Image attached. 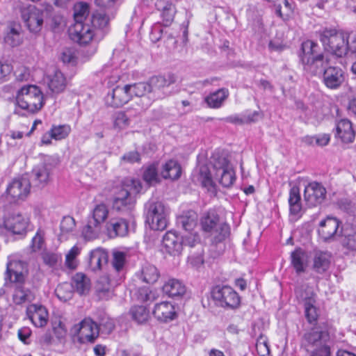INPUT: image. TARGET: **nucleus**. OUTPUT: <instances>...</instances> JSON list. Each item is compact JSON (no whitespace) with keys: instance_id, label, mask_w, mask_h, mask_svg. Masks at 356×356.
Segmentation results:
<instances>
[{"instance_id":"obj_1","label":"nucleus","mask_w":356,"mask_h":356,"mask_svg":"<svg viewBox=\"0 0 356 356\" xmlns=\"http://www.w3.org/2000/svg\"><path fill=\"white\" fill-rule=\"evenodd\" d=\"M175 82V77L171 75L168 78L162 76H154L147 81L128 84L129 86V92L131 98L133 96L138 97L137 104L143 110H147L154 102L168 96L166 88Z\"/></svg>"},{"instance_id":"obj_2","label":"nucleus","mask_w":356,"mask_h":356,"mask_svg":"<svg viewBox=\"0 0 356 356\" xmlns=\"http://www.w3.org/2000/svg\"><path fill=\"white\" fill-rule=\"evenodd\" d=\"M330 332L326 324H318L306 331L302 338V346L310 356H330Z\"/></svg>"},{"instance_id":"obj_3","label":"nucleus","mask_w":356,"mask_h":356,"mask_svg":"<svg viewBox=\"0 0 356 356\" xmlns=\"http://www.w3.org/2000/svg\"><path fill=\"white\" fill-rule=\"evenodd\" d=\"M142 184L139 179L125 178L113 197V209L122 214H129L135 204V195L140 193Z\"/></svg>"},{"instance_id":"obj_4","label":"nucleus","mask_w":356,"mask_h":356,"mask_svg":"<svg viewBox=\"0 0 356 356\" xmlns=\"http://www.w3.org/2000/svg\"><path fill=\"white\" fill-rule=\"evenodd\" d=\"M350 34L335 29H325L320 33V41L325 51L341 58L349 51Z\"/></svg>"},{"instance_id":"obj_5","label":"nucleus","mask_w":356,"mask_h":356,"mask_svg":"<svg viewBox=\"0 0 356 356\" xmlns=\"http://www.w3.org/2000/svg\"><path fill=\"white\" fill-rule=\"evenodd\" d=\"M16 102L19 107L33 113L39 111L44 105L42 92L34 85L22 87L17 91Z\"/></svg>"},{"instance_id":"obj_6","label":"nucleus","mask_w":356,"mask_h":356,"mask_svg":"<svg viewBox=\"0 0 356 356\" xmlns=\"http://www.w3.org/2000/svg\"><path fill=\"white\" fill-rule=\"evenodd\" d=\"M213 175L225 188L231 187L235 181V172L229 161L223 156L214 154L211 158Z\"/></svg>"},{"instance_id":"obj_7","label":"nucleus","mask_w":356,"mask_h":356,"mask_svg":"<svg viewBox=\"0 0 356 356\" xmlns=\"http://www.w3.org/2000/svg\"><path fill=\"white\" fill-rule=\"evenodd\" d=\"M145 209L146 222L152 229L163 230L167 227L168 211L161 202L149 200Z\"/></svg>"},{"instance_id":"obj_8","label":"nucleus","mask_w":356,"mask_h":356,"mask_svg":"<svg viewBox=\"0 0 356 356\" xmlns=\"http://www.w3.org/2000/svg\"><path fill=\"white\" fill-rule=\"evenodd\" d=\"M318 45L312 40L302 42L301 50L302 55L301 60L304 65V69L314 75L318 73V67L322 66L323 55L318 54Z\"/></svg>"},{"instance_id":"obj_9","label":"nucleus","mask_w":356,"mask_h":356,"mask_svg":"<svg viewBox=\"0 0 356 356\" xmlns=\"http://www.w3.org/2000/svg\"><path fill=\"white\" fill-rule=\"evenodd\" d=\"M201 225L204 232H210L214 236L216 242H220L229 234L228 224L219 221V216L213 211H209L201 219Z\"/></svg>"},{"instance_id":"obj_10","label":"nucleus","mask_w":356,"mask_h":356,"mask_svg":"<svg viewBox=\"0 0 356 356\" xmlns=\"http://www.w3.org/2000/svg\"><path fill=\"white\" fill-rule=\"evenodd\" d=\"M20 17L26 28L31 33H37L42 28L44 11L33 5L21 4L17 7Z\"/></svg>"},{"instance_id":"obj_11","label":"nucleus","mask_w":356,"mask_h":356,"mask_svg":"<svg viewBox=\"0 0 356 356\" xmlns=\"http://www.w3.org/2000/svg\"><path fill=\"white\" fill-rule=\"evenodd\" d=\"M58 163V159L47 156L42 163L35 167L32 171V181L34 186L44 188L49 181L50 174Z\"/></svg>"},{"instance_id":"obj_12","label":"nucleus","mask_w":356,"mask_h":356,"mask_svg":"<svg viewBox=\"0 0 356 356\" xmlns=\"http://www.w3.org/2000/svg\"><path fill=\"white\" fill-rule=\"evenodd\" d=\"M213 299L222 307L235 309L240 305V297L230 286H216L211 292Z\"/></svg>"},{"instance_id":"obj_13","label":"nucleus","mask_w":356,"mask_h":356,"mask_svg":"<svg viewBox=\"0 0 356 356\" xmlns=\"http://www.w3.org/2000/svg\"><path fill=\"white\" fill-rule=\"evenodd\" d=\"M74 334H78L81 343H94L99 337V329L97 323L90 318H86L73 327Z\"/></svg>"},{"instance_id":"obj_14","label":"nucleus","mask_w":356,"mask_h":356,"mask_svg":"<svg viewBox=\"0 0 356 356\" xmlns=\"http://www.w3.org/2000/svg\"><path fill=\"white\" fill-rule=\"evenodd\" d=\"M29 223L30 218L26 213L13 211L5 218L3 226L13 234L23 236L26 234Z\"/></svg>"},{"instance_id":"obj_15","label":"nucleus","mask_w":356,"mask_h":356,"mask_svg":"<svg viewBox=\"0 0 356 356\" xmlns=\"http://www.w3.org/2000/svg\"><path fill=\"white\" fill-rule=\"evenodd\" d=\"M326 195V188L321 183L312 181L305 187L304 200L309 207H314L325 201Z\"/></svg>"},{"instance_id":"obj_16","label":"nucleus","mask_w":356,"mask_h":356,"mask_svg":"<svg viewBox=\"0 0 356 356\" xmlns=\"http://www.w3.org/2000/svg\"><path fill=\"white\" fill-rule=\"evenodd\" d=\"M31 183L26 177L15 179L8 184L6 188L8 197L12 202L24 200L30 193Z\"/></svg>"},{"instance_id":"obj_17","label":"nucleus","mask_w":356,"mask_h":356,"mask_svg":"<svg viewBox=\"0 0 356 356\" xmlns=\"http://www.w3.org/2000/svg\"><path fill=\"white\" fill-rule=\"evenodd\" d=\"M341 224V221L337 218L327 216L320 222L318 233L324 241H328L335 236L342 235L344 227L339 229Z\"/></svg>"},{"instance_id":"obj_18","label":"nucleus","mask_w":356,"mask_h":356,"mask_svg":"<svg viewBox=\"0 0 356 356\" xmlns=\"http://www.w3.org/2000/svg\"><path fill=\"white\" fill-rule=\"evenodd\" d=\"M27 272V266L25 262L19 260H9L6 264L5 280L10 283L24 282Z\"/></svg>"},{"instance_id":"obj_19","label":"nucleus","mask_w":356,"mask_h":356,"mask_svg":"<svg viewBox=\"0 0 356 356\" xmlns=\"http://www.w3.org/2000/svg\"><path fill=\"white\" fill-rule=\"evenodd\" d=\"M129 88V85L117 86L104 97L105 104L113 108H119L127 104L131 99Z\"/></svg>"},{"instance_id":"obj_20","label":"nucleus","mask_w":356,"mask_h":356,"mask_svg":"<svg viewBox=\"0 0 356 356\" xmlns=\"http://www.w3.org/2000/svg\"><path fill=\"white\" fill-rule=\"evenodd\" d=\"M69 32L72 40L81 44H88L94 37L90 25L86 22H74Z\"/></svg>"},{"instance_id":"obj_21","label":"nucleus","mask_w":356,"mask_h":356,"mask_svg":"<svg viewBox=\"0 0 356 356\" xmlns=\"http://www.w3.org/2000/svg\"><path fill=\"white\" fill-rule=\"evenodd\" d=\"M345 81V73L339 67L329 66L323 73V82L330 89L339 88Z\"/></svg>"},{"instance_id":"obj_22","label":"nucleus","mask_w":356,"mask_h":356,"mask_svg":"<svg viewBox=\"0 0 356 356\" xmlns=\"http://www.w3.org/2000/svg\"><path fill=\"white\" fill-rule=\"evenodd\" d=\"M13 284L12 299L14 304L22 305L34 300V293L30 289L29 284L26 281Z\"/></svg>"},{"instance_id":"obj_23","label":"nucleus","mask_w":356,"mask_h":356,"mask_svg":"<svg viewBox=\"0 0 356 356\" xmlns=\"http://www.w3.org/2000/svg\"><path fill=\"white\" fill-rule=\"evenodd\" d=\"M44 81L49 92L53 95L63 92L68 83L66 76L60 70H56L52 74L47 75Z\"/></svg>"},{"instance_id":"obj_24","label":"nucleus","mask_w":356,"mask_h":356,"mask_svg":"<svg viewBox=\"0 0 356 356\" xmlns=\"http://www.w3.org/2000/svg\"><path fill=\"white\" fill-rule=\"evenodd\" d=\"M162 245L171 255H179L183 250L181 238L172 231L167 232L163 236Z\"/></svg>"},{"instance_id":"obj_25","label":"nucleus","mask_w":356,"mask_h":356,"mask_svg":"<svg viewBox=\"0 0 356 356\" xmlns=\"http://www.w3.org/2000/svg\"><path fill=\"white\" fill-rule=\"evenodd\" d=\"M26 314L32 323L38 327H44L48 321L47 309L40 305H30L26 308Z\"/></svg>"},{"instance_id":"obj_26","label":"nucleus","mask_w":356,"mask_h":356,"mask_svg":"<svg viewBox=\"0 0 356 356\" xmlns=\"http://www.w3.org/2000/svg\"><path fill=\"white\" fill-rule=\"evenodd\" d=\"M108 261V252L102 248H97L89 253L88 267L93 272L100 271L107 264Z\"/></svg>"},{"instance_id":"obj_27","label":"nucleus","mask_w":356,"mask_h":356,"mask_svg":"<svg viewBox=\"0 0 356 356\" xmlns=\"http://www.w3.org/2000/svg\"><path fill=\"white\" fill-rule=\"evenodd\" d=\"M128 230V222L124 218H112L106 224L107 234L111 238L124 236Z\"/></svg>"},{"instance_id":"obj_28","label":"nucleus","mask_w":356,"mask_h":356,"mask_svg":"<svg viewBox=\"0 0 356 356\" xmlns=\"http://www.w3.org/2000/svg\"><path fill=\"white\" fill-rule=\"evenodd\" d=\"M355 136L352 123L347 119H341L336 124L335 137L339 138L343 143H350L354 140Z\"/></svg>"},{"instance_id":"obj_29","label":"nucleus","mask_w":356,"mask_h":356,"mask_svg":"<svg viewBox=\"0 0 356 356\" xmlns=\"http://www.w3.org/2000/svg\"><path fill=\"white\" fill-rule=\"evenodd\" d=\"M153 315L159 321L166 323L175 318L176 312L170 302H162L155 305Z\"/></svg>"},{"instance_id":"obj_30","label":"nucleus","mask_w":356,"mask_h":356,"mask_svg":"<svg viewBox=\"0 0 356 356\" xmlns=\"http://www.w3.org/2000/svg\"><path fill=\"white\" fill-rule=\"evenodd\" d=\"M307 261V254L302 248H296L294 251L291 253V264L297 274L305 272Z\"/></svg>"},{"instance_id":"obj_31","label":"nucleus","mask_w":356,"mask_h":356,"mask_svg":"<svg viewBox=\"0 0 356 356\" xmlns=\"http://www.w3.org/2000/svg\"><path fill=\"white\" fill-rule=\"evenodd\" d=\"M114 17L108 12L97 10L92 14L90 22L94 29L106 33L109 29V22Z\"/></svg>"},{"instance_id":"obj_32","label":"nucleus","mask_w":356,"mask_h":356,"mask_svg":"<svg viewBox=\"0 0 356 356\" xmlns=\"http://www.w3.org/2000/svg\"><path fill=\"white\" fill-rule=\"evenodd\" d=\"M163 291L169 297H180L185 293L186 286L179 280L170 279L163 286Z\"/></svg>"},{"instance_id":"obj_33","label":"nucleus","mask_w":356,"mask_h":356,"mask_svg":"<svg viewBox=\"0 0 356 356\" xmlns=\"http://www.w3.org/2000/svg\"><path fill=\"white\" fill-rule=\"evenodd\" d=\"M72 289L80 295L87 294L90 289V279L82 273H76L72 279Z\"/></svg>"},{"instance_id":"obj_34","label":"nucleus","mask_w":356,"mask_h":356,"mask_svg":"<svg viewBox=\"0 0 356 356\" xmlns=\"http://www.w3.org/2000/svg\"><path fill=\"white\" fill-rule=\"evenodd\" d=\"M229 95L228 89L225 88H220L208 95L205 98V102L209 107L219 108L223 105L224 102L227 99Z\"/></svg>"},{"instance_id":"obj_35","label":"nucleus","mask_w":356,"mask_h":356,"mask_svg":"<svg viewBox=\"0 0 356 356\" xmlns=\"http://www.w3.org/2000/svg\"><path fill=\"white\" fill-rule=\"evenodd\" d=\"M20 29L19 25L17 26L15 23L10 24L4 36V42L12 47L19 45L22 42Z\"/></svg>"},{"instance_id":"obj_36","label":"nucleus","mask_w":356,"mask_h":356,"mask_svg":"<svg viewBox=\"0 0 356 356\" xmlns=\"http://www.w3.org/2000/svg\"><path fill=\"white\" fill-rule=\"evenodd\" d=\"M160 276V272L154 265L146 264L143 266L139 277L142 282L153 284L158 281Z\"/></svg>"},{"instance_id":"obj_37","label":"nucleus","mask_w":356,"mask_h":356,"mask_svg":"<svg viewBox=\"0 0 356 356\" xmlns=\"http://www.w3.org/2000/svg\"><path fill=\"white\" fill-rule=\"evenodd\" d=\"M330 264V255L324 252H318L315 254L313 261V270L322 274L328 270Z\"/></svg>"},{"instance_id":"obj_38","label":"nucleus","mask_w":356,"mask_h":356,"mask_svg":"<svg viewBox=\"0 0 356 356\" xmlns=\"http://www.w3.org/2000/svg\"><path fill=\"white\" fill-rule=\"evenodd\" d=\"M161 174L164 179L175 180L180 177L181 168L177 161L170 160L163 165Z\"/></svg>"},{"instance_id":"obj_39","label":"nucleus","mask_w":356,"mask_h":356,"mask_svg":"<svg viewBox=\"0 0 356 356\" xmlns=\"http://www.w3.org/2000/svg\"><path fill=\"white\" fill-rule=\"evenodd\" d=\"M289 204L291 215L298 216L300 213L302 204L300 191L298 187H293L290 189Z\"/></svg>"},{"instance_id":"obj_40","label":"nucleus","mask_w":356,"mask_h":356,"mask_svg":"<svg viewBox=\"0 0 356 356\" xmlns=\"http://www.w3.org/2000/svg\"><path fill=\"white\" fill-rule=\"evenodd\" d=\"M96 316L99 332L110 334L115 328L113 321L103 310H97Z\"/></svg>"},{"instance_id":"obj_41","label":"nucleus","mask_w":356,"mask_h":356,"mask_svg":"<svg viewBox=\"0 0 356 356\" xmlns=\"http://www.w3.org/2000/svg\"><path fill=\"white\" fill-rule=\"evenodd\" d=\"M197 225V216L193 212L190 215H183L178 218L177 225L186 232H194Z\"/></svg>"},{"instance_id":"obj_42","label":"nucleus","mask_w":356,"mask_h":356,"mask_svg":"<svg viewBox=\"0 0 356 356\" xmlns=\"http://www.w3.org/2000/svg\"><path fill=\"white\" fill-rule=\"evenodd\" d=\"M296 295L298 298L302 300L305 302H316V294L312 287L307 284H303L295 290Z\"/></svg>"},{"instance_id":"obj_43","label":"nucleus","mask_w":356,"mask_h":356,"mask_svg":"<svg viewBox=\"0 0 356 356\" xmlns=\"http://www.w3.org/2000/svg\"><path fill=\"white\" fill-rule=\"evenodd\" d=\"M132 318L138 323H145L149 317V312L145 306H134L130 310Z\"/></svg>"},{"instance_id":"obj_44","label":"nucleus","mask_w":356,"mask_h":356,"mask_svg":"<svg viewBox=\"0 0 356 356\" xmlns=\"http://www.w3.org/2000/svg\"><path fill=\"white\" fill-rule=\"evenodd\" d=\"M71 132V127L68 124L53 125L50 129L51 138L56 140L65 139Z\"/></svg>"},{"instance_id":"obj_45","label":"nucleus","mask_w":356,"mask_h":356,"mask_svg":"<svg viewBox=\"0 0 356 356\" xmlns=\"http://www.w3.org/2000/svg\"><path fill=\"white\" fill-rule=\"evenodd\" d=\"M81 248L77 245H74L67 253L65 256V266L71 270L76 268L79 264L77 257L81 253Z\"/></svg>"},{"instance_id":"obj_46","label":"nucleus","mask_w":356,"mask_h":356,"mask_svg":"<svg viewBox=\"0 0 356 356\" xmlns=\"http://www.w3.org/2000/svg\"><path fill=\"white\" fill-rule=\"evenodd\" d=\"M101 232V226L91 219L83 229V235L85 238L92 240L96 238Z\"/></svg>"},{"instance_id":"obj_47","label":"nucleus","mask_w":356,"mask_h":356,"mask_svg":"<svg viewBox=\"0 0 356 356\" xmlns=\"http://www.w3.org/2000/svg\"><path fill=\"white\" fill-rule=\"evenodd\" d=\"M342 236L345 237V245L349 249L356 250V229L347 225L343 229Z\"/></svg>"},{"instance_id":"obj_48","label":"nucleus","mask_w":356,"mask_h":356,"mask_svg":"<svg viewBox=\"0 0 356 356\" xmlns=\"http://www.w3.org/2000/svg\"><path fill=\"white\" fill-rule=\"evenodd\" d=\"M108 214V210L107 207L104 204H100L97 205L93 209L90 219L101 226L102 223L107 218Z\"/></svg>"},{"instance_id":"obj_49","label":"nucleus","mask_w":356,"mask_h":356,"mask_svg":"<svg viewBox=\"0 0 356 356\" xmlns=\"http://www.w3.org/2000/svg\"><path fill=\"white\" fill-rule=\"evenodd\" d=\"M55 293L58 299L66 302L72 298V286L67 282L60 284L56 287Z\"/></svg>"},{"instance_id":"obj_50","label":"nucleus","mask_w":356,"mask_h":356,"mask_svg":"<svg viewBox=\"0 0 356 356\" xmlns=\"http://www.w3.org/2000/svg\"><path fill=\"white\" fill-rule=\"evenodd\" d=\"M143 178L149 185L157 184L160 181L158 170L154 164L149 165L143 172Z\"/></svg>"},{"instance_id":"obj_51","label":"nucleus","mask_w":356,"mask_h":356,"mask_svg":"<svg viewBox=\"0 0 356 356\" xmlns=\"http://www.w3.org/2000/svg\"><path fill=\"white\" fill-rule=\"evenodd\" d=\"M74 22H85L89 14V7L86 3H79L74 6Z\"/></svg>"},{"instance_id":"obj_52","label":"nucleus","mask_w":356,"mask_h":356,"mask_svg":"<svg viewBox=\"0 0 356 356\" xmlns=\"http://www.w3.org/2000/svg\"><path fill=\"white\" fill-rule=\"evenodd\" d=\"M138 300L143 302H152L156 298L155 292L147 287L139 288L136 292Z\"/></svg>"},{"instance_id":"obj_53","label":"nucleus","mask_w":356,"mask_h":356,"mask_svg":"<svg viewBox=\"0 0 356 356\" xmlns=\"http://www.w3.org/2000/svg\"><path fill=\"white\" fill-rule=\"evenodd\" d=\"M305 314L307 321L309 323L315 322L318 316V310L316 307V302H305Z\"/></svg>"},{"instance_id":"obj_54","label":"nucleus","mask_w":356,"mask_h":356,"mask_svg":"<svg viewBox=\"0 0 356 356\" xmlns=\"http://www.w3.org/2000/svg\"><path fill=\"white\" fill-rule=\"evenodd\" d=\"M97 6L103 8V11L115 16L117 11L116 0H95Z\"/></svg>"},{"instance_id":"obj_55","label":"nucleus","mask_w":356,"mask_h":356,"mask_svg":"<svg viewBox=\"0 0 356 356\" xmlns=\"http://www.w3.org/2000/svg\"><path fill=\"white\" fill-rule=\"evenodd\" d=\"M198 181L203 187L209 188L213 186V180L209 169L205 167H201L198 175Z\"/></svg>"},{"instance_id":"obj_56","label":"nucleus","mask_w":356,"mask_h":356,"mask_svg":"<svg viewBox=\"0 0 356 356\" xmlns=\"http://www.w3.org/2000/svg\"><path fill=\"white\" fill-rule=\"evenodd\" d=\"M125 261L126 254L124 252L121 251L113 252L112 265L117 271H120L123 268Z\"/></svg>"},{"instance_id":"obj_57","label":"nucleus","mask_w":356,"mask_h":356,"mask_svg":"<svg viewBox=\"0 0 356 356\" xmlns=\"http://www.w3.org/2000/svg\"><path fill=\"white\" fill-rule=\"evenodd\" d=\"M75 220L72 217L65 216L60 222V228L62 234L72 232L75 227Z\"/></svg>"},{"instance_id":"obj_58","label":"nucleus","mask_w":356,"mask_h":356,"mask_svg":"<svg viewBox=\"0 0 356 356\" xmlns=\"http://www.w3.org/2000/svg\"><path fill=\"white\" fill-rule=\"evenodd\" d=\"M256 349L259 355L266 356L270 353L268 340L266 337L261 335L257 340Z\"/></svg>"},{"instance_id":"obj_59","label":"nucleus","mask_w":356,"mask_h":356,"mask_svg":"<svg viewBox=\"0 0 356 356\" xmlns=\"http://www.w3.org/2000/svg\"><path fill=\"white\" fill-rule=\"evenodd\" d=\"M61 255L53 252H45L42 254V259L47 265L53 267L61 261Z\"/></svg>"},{"instance_id":"obj_60","label":"nucleus","mask_w":356,"mask_h":356,"mask_svg":"<svg viewBox=\"0 0 356 356\" xmlns=\"http://www.w3.org/2000/svg\"><path fill=\"white\" fill-rule=\"evenodd\" d=\"M176 13L175 6H170L161 11V17L165 26H168L172 22Z\"/></svg>"},{"instance_id":"obj_61","label":"nucleus","mask_w":356,"mask_h":356,"mask_svg":"<svg viewBox=\"0 0 356 356\" xmlns=\"http://www.w3.org/2000/svg\"><path fill=\"white\" fill-rule=\"evenodd\" d=\"M181 238L183 241V246L188 245L190 247H194L200 242L199 235L195 232H186Z\"/></svg>"},{"instance_id":"obj_62","label":"nucleus","mask_w":356,"mask_h":356,"mask_svg":"<svg viewBox=\"0 0 356 356\" xmlns=\"http://www.w3.org/2000/svg\"><path fill=\"white\" fill-rule=\"evenodd\" d=\"M338 205L341 210L352 214H356V203L346 198L339 200Z\"/></svg>"},{"instance_id":"obj_63","label":"nucleus","mask_w":356,"mask_h":356,"mask_svg":"<svg viewBox=\"0 0 356 356\" xmlns=\"http://www.w3.org/2000/svg\"><path fill=\"white\" fill-rule=\"evenodd\" d=\"M129 124V120L124 112H118L114 118V126L120 129L127 127Z\"/></svg>"},{"instance_id":"obj_64","label":"nucleus","mask_w":356,"mask_h":356,"mask_svg":"<svg viewBox=\"0 0 356 356\" xmlns=\"http://www.w3.org/2000/svg\"><path fill=\"white\" fill-rule=\"evenodd\" d=\"M44 232L38 229L34 237L32 238L31 247L32 250L35 252L42 249L44 244Z\"/></svg>"}]
</instances>
